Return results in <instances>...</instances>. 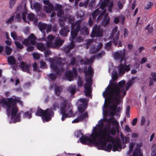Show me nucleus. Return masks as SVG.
Instances as JSON below:
<instances>
[{"label":"nucleus","mask_w":156,"mask_h":156,"mask_svg":"<svg viewBox=\"0 0 156 156\" xmlns=\"http://www.w3.org/2000/svg\"><path fill=\"white\" fill-rule=\"evenodd\" d=\"M57 74L56 73H51L48 76L51 80H54L57 77Z\"/></svg>","instance_id":"46"},{"label":"nucleus","mask_w":156,"mask_h":156,"mask_svg":"<svg viewBox=\"0 0 156 156\" xmlns=\"http://www.w3.org/2000/svg\"><path fill=\"white\" fill-rule=\"evenodd\" d=\"M103 36L102 29H101L100 25H95L93 28L91 34V37H101Z\"/></svg>","instance_id":"10"},{"label":"nucleus","mask_w":156,"mask_h":156,"mask_svg":"<svg viewBox=\"0 0 156 156\" xmlns=\"http://www.w3.org/2000/svg\"><path fill=\"white\" fill-rule=\"evenodd\" d=\"M86 83H85L84 86H87L91 87L92 85V79L90 77L88 78H86Z\"/></svg>","instance_id":"41"},{"label":"nucleus","mask_w":156,"mask_h":156,"mask_svg":"<svg viewBox=\"0 0 156 156\" xmlns=\"http://www.w3.org/2000/svg\"><path fill=\"white\" fill-rule=\"evenodd\" d=\"M59 107V104L58 102H55L53 104L52 108H51L53 110H56L57 108H58Z\"/></svg>","instance_id":"48"},{"label":"nucleus","mask_w":156,"mask_h":156,"mask_svg":"<svg viewBox=\"0 0 156 156\" xmlns=\"http://www.w3.org/2000/svg\"><path fill=\"white\" fill-rule=\"evenodd\" d=\"M101 132V138L103 140H105V139L108 140V142L113 143L115 142V139L113 137L110 135V133L109 130L107 131L105 128L102 130Z\"/></svg>","instance_id":"12"},{"label":"nucleus","mask_w":156,"mask_h":156,"mask_svg":"<svg viewBox=\"0 0 156 156\" xmlns=\"http://www.w3.org/2000/svg\"><path fill=\"white\" fill-rule=\"evenodd\" d=\"M40 67L41 69H44L47 68L46 63L43 60H41L40 62Z\"/></svg>","instance_id":"52"},{"label":"nucleus","mask_w":156,"mask_h":156,"mask_svg":"<svg viewBox=\"0 0 156 156\" xmlns=\"http://www.w3.org/2000/svg\"><path fill=\"white\" fill-rule=\"evenodd\" d=\"M125 83V81L123 80L119 82L118 84L114 83L113 87H109L108 86L103 93V97L106 98L108 96V99L110 101H111L112 97L113 96L120 98L119 94L121 91L120 88L123 87Z\"/></svg>","instance_id":"1"},{"label":"nucleus","mask_w":156,"mask_h":156,"mask_svg":"<svg viewBox=\"0 0 156 156\" xmlns=\"http://www.w3.org/2000/svg\"><path fill=\"white\" fill-rule=\"evenodd\" d=\"M118 30V27L117 26H115L114 27V28L112 29V32L111 34L110 37H109V38L110 39H112L113 38V37L115 36V35H116V34H117L118 31H117Z\"/></svg>","instance_id":"36"},{"label":"nucleus","mask_w":156,"mask_h":156,"mask_svg":"<svg viewBox=\"0 0 156 156\" xmlns=\"http://www.w3.org/2000/svg\"><path fill=\"white\" fill-rule=\"evenodd\" d=\"M44 8L46 10V12L47 13H51V11L54 10V7L52 5V7L50 8L48 6H44Z\"/></svg>","instance_id":"42"},{"label":"nucleus","mask_w":156,"mask_h":156,"mask_svg":"<svg viewBox=\"0 0 156 156\" xmlns=\"http://www.w3.org/2000/svg\"><path fill=\"white\" fill-rule=\"evenodd\" d=\"M113 143V149L112 151H119V148H120V150H121L122 145L121 143L118 141H116L115 143L114 142Z\"/></svg>","instance_id":"23"},{"label":"nucleus","mask_w":156,"mask_h":156,"mask_svg":"<svg viewBox=\"0 0 156 156\" xmlns=\"http://www.w3.org/2000/svg\"><path fill=\"white\" fill-rule=\"evenodd\" d=\"M83 72L86 76H91L94 73V71L90 65L88 66V70H87V66H84L83 70Z\"/></svg>","instance_id":"18"},{"label":"nucleus","mask_w":156,"mask_h":156,"mask_svg":"<svg viewBox=\"0 0 156 156\" xmlns=\"http://www.w3.org/2000/svg\"><path fill=\"white\" fill-rule=\"evenodd\" d=\"M43 3L45 5H47L49 7L51 8L52 7V4L50 2L49 0H44L43 1Z\"/></svg>","instance_id":"59"},{"label":"nucleus","mask_w":156,"mask_h":156,"mask_svg":"<svg viewBox=\"0 0 156 156\" xmlns=\"http://www.w3.org/2000/svg\"><path fill=\"white\" fill-rule=\"evenodd\" d=\"M69 31V28L67 26L62 27L59 31V34L61 36H66Z\"/></svg>","instance_id":"19"},{"label":"nucleus","mask_w":156,"mask_h":156,"mask_svg":"<svg viewBox=\"0 0 156 156\" xmlns=\"http://www.w3.org/2000/svg\"><path fill=\"white\" fill-rule=\"evenodd\" d=\"M80 142L83 144L87 145H89L92 144L91 139L90 138L85 136V135H83L80 138Z\"/></svg>","instance_id":"17"},{"label":"nucleus","mask_w":156,"mask_h":156,"mask_svg":"<svg viewBox=\"0 0 156 156\" xmlns=\"http://www.w3.org/2000/svg\"><path fill=\"white\" fill-rule=\"evenodd\" d=\"M110 22V18L108 17L107 19H103L102 22V24L104 26L108 24Z\"/></svg>","instance_id":"45"},{"label":"nucleus","mask_w":156,"mask_h":156,"mask_svg":"<svg viewBox=\"0 0 156 156\" xmlns=\"http://www.w3.org/2000/svg\"><path fill=\"white\" fill-rule=\"evenodd\" d=\"M69 92L72 95L74 94L76 92V90L75 89V86L73 87L72 86H70L69 87Z\"/></svg>","instance_id":"49"},{"label":"nucleus","mask_w":156,"mask_h":156,"mask_svg":"<svg viewBox=\"0 0 156 156\" xmlns=\"http://www.w3.org/2000/svg\"><path fill=\"white\" fill-rule=\"evenodd\" d=\"M85 60H84L82 58L80 59V62L81 65H86L87 64H89L91 61V60H90L87 57L85 58Z\"/></svg>","instance_id":"37"},{"label":"nucleus","mask_w":156,"mask_h":156,"mask_svg":"<svg viewBox=\"0 0 156 156\" xmlns=\"http://www.w3.org/2000/svg\"><path fill=\"white\" fill-rule=\"evenodd\" d=\"M130 65H127L125 62L124 64L120 63L118 66V71L119 75L122 76L126 72H128L130 70Z\"/></svg>","instance_id":"13"},{"label":"nucleus","mask_w":156,"mask_h":156,"mask_svg":"<svg viewBox=\"0 0 156 156\" xmlns=\"http://www.w3.org/2000/svg\"><path fill=\"white\" fill-rule=\"evenodd\" d=\"M103 142L105 143V144L102 145L100 143L99 145L97 146L98 149L99 150H104L108 152H110L113 147L112 144L111 143H109L107 145V142L108 141V140H106L105 139V140H103Z\"/></svg>","instance_id":"14"},{"label":"nucleus","mask_w":156,"mask_h":156,"mask_svg":"<svg viewBox=\"0 0 156 156\" xmlns=\"http://www.w3.org/2000/svg\"><path fill=\"white\" fill-rule=\"evenodd\" d=\"M107 3L103 1L101 3L100 5V6L99 8L100 9H101V12L102 10H105V8L106 5Z\"/></svg>","instance_id":"51"},{"label":"nucleus","mask_w":156,"mask_h":156,"mask_svg":"<svg viewBox=\"0 0 156 156\" xmlns=\"http://www.w3.org/2000/svg\"><path fill=\"white\" fill-rule=\"evenodd\" d=\"M112 44V42L110 41L106 43L105 44V48L106 49H110Z\"/></svg>","instance_id":"60"},{"label":"nucleus","mask_w":156,"mask_h":156,"mask_svg":"<svg viewBox=\"0 0 156 156\" xmlns=\"http://www.w3.org/2000/svg\"><path fill=\"white\" fill-rule=\"evenodd\" d=\"M95 0H86L83 3L84 7L87 8L89 2V6L90 8H92L95 4Z\"/></svg>","instance_id":"25"},{"label":"nucleus","mask_w":156,"mask_h":156,"mask_svg":"<svg viewBox=\"0 0 156 156\" xmlns=\"http://www.w3.org/2000/svg\"><path fill=\"white\" fill-rule=\"evenodd\" d=\"M101 134V131H99L98 132L97 130H95L90 135L91 138L92 144L97 147L99 145L100 143L102 145L105 144L103 142V140L102 139Z\"/></svg>","instance_id":"8"},{"label":"nucleus","mask_w":156,"mask_h":156,"mask_svg":"<svg viewBox=\"0 0 156 156\" xmlns=\"http://www.w3.org/2000/svg\"><path fill=\"white\" fill-rule=\"evenodd\" d=\"M65 75L67 77L68 80L69 81H71L73 80V73L71 71H67L65 72Z\"/></svg>","instance_id":"28"},{"label":"nucleus","mask_w":156,"mask_h":156,"mask_svg":"<svg viewBox=\"0 0 156 156\" xmlns=\"http://www.w3.org/2000/svg\"><path fill=\"white\" fill-rule=\"evenodd\" d=\"M86 106L85 105H84L81 104L79 105L78 107V111L80 113H82L84 112L86 109V108H85Z\"/></svg>","instance_id":"38"},{"label":"nucleus","mask_w":156,"mask_h":156,"mask_svg":"<svg viewBox=\"0 0 156 156\" xmlns=\"http://www.w3.org/2000/svg\"><path fill=\"white\" fill-rule=\"evenodd\" d=\"M36 39L37 38L33 34H31L27 38L24 39L22 41V44L27 47L26 50L28 52H31L34 50V46L30 45V44L35 45Z\"/></svg>","instance_id":"4"},{"label":"nucleus","mask_w":156,"mask_h":156,"mask_svg":"<svg viewBox=\"0 0 156 156\" xmlns=\"http://www.w3.org/2000/svg\"><path fill=\"white\" fill-rule=\"evenodd\" d=\"M56 65L51 63L50 65L51 68L53 69L54 72L60 75L64 71L63 66L65 63L62 62V59L60 58L56 61Z\"/></svg>","instance_id":"7"},{"label":"nucleus","mask_w":156,"mask_h":156,"mask_svg":"<svg viewBox=\"0 0 156 156\" xmlns=\"http://www.w3.org/2000/svg\"><path fill=\"white\" fill-rule=\"evenodd\" d=\"M73 43L72 42L70 44L64 47L63 48V51L65 52H69L71 49L73 48Z\"/></svg>","instance_id":"29"},{"label":"nucleus","mask_w":156,"mask_h":156,"mask_svg":"<svg viewBox=\"0 0 156 156\" xmlns=\"http://www.w3.org/2000/svg\"><path fill=\"white\" fill-rule=\"evenodd\" d=\"M60 110L62 121L65 120L67 118H70L74 116L72 107L69 104H68L66 100H65L61 104Z\"/></svg>","instance_id":"2"},{"label":"nucleus","mask_w":156,"mask_h":156,"mask_svg":"<svg viewBox=\"0 0 156 156\" xmlns=\"http://www.w3.org/2000/svg\"><path fill=\"white\" fill-rule=\"evenodd\" d=\"M37 45V49L41 51H43L46 49L45 45L42 43H38Z\"/></svg>","instance_id":"33"},{"label":"nucleus","mask_w":156,"mask_h":156,"mask_svg":"<svg viewBox=\"0 0 156 156\" xmlns=\"http://www.w3.org/2000/svg\"><path fill=\"white\" fill-rule=\"evenodd\" d=\"M119 35V32L118 31L113 39V43L115 45H118Z\"/></svg>","instance_id":"39"},{"label":"nucleus","mask_w":156,"mask_h":156,"mask_svg":"<svg viewBox=\"0 0 156 156\" xmlns=\"http://www.w3.org/2000/svg\"><path fill=\"white\" fill-rule=\"evenodd\" d=\"M64 12L62 9H59L58 10L57 16L58 17H60L62 15L64 14Z\"/></svg>","instance_id":"62"},{"label":"nucleus","mask_w":156,"mask_h":156,"mask_svg":"<svg viewBox=\"0 0 156 156\" xmlns=\"http://www.w3.org/2000/svg\"><path fill=\"white\" fill-rule=\"evenodd\" d=\"M62 8V6L61 5L58 4L55 5V7H54V10H58L59 9H61Z\"/></svg>","instance_id":"61"},{"label":"nucleus","mask_w":156,"mask_h":156,"mask_svg":"<svg viewBox=\"0 0 156 156\" xmlns=\"http://www.w3.org/2000/svg\"><path fill=\"white\" fill-rule=\"evenodd\" d=\"M17 0H10L9 2V8L12 9L15 4Z\"/></svg>","instance_id":"55"},{"label":"nucleus","mask_w":156,"mask_h":156,"mask_svg":"<svg viewBox=\"0 0 156 156\" xmlns=\"http://www.w3.org/2000/svg\"><path fill=\"white\" fill-rule=\"evenodd\" d=\"M88 116L87 112L84 113V114L80 115L78 117L80 121L83 120L85 118L87 117Z\"/></svg>","instance_id":"40"},{"label":"nucleus","mask_w":156,"mask_h":156,"mask_svg":"<svg viewBox=\"0 0 156 156\" xmlns=\"http://www.w3.org/2000/svg\"><path fill=\"white\" fill-rule=\"evenodd\" d=\"M104 120L106 121L108 124L111 123L113 125L117 126L119 124V122H117L116 119H114V120H112L111 119H105Z\"/></svg>","instance_id":"30"},{"label":"nucleus","mask_w":156,"mask_h":156,"mask_svg":"<svg viewBox=\"0 0 156 156\" xmlns=\"http://www.w3.org/2000/svg\"><path fill=\"white\" fill-rule=\"evenodd\" d=\"M80 31L81 34L82 35H87L89 33L88 28L86 27H83L81 28H80Z\"/></svg>","instance_id":"31"},{"label":"nucleus","mask_w":156,"mask_h":156,"mask_svg":"<svg viewBox=\"0 0 156 156\" xmlns=\"http://www.w3.org/2000/svg\"><path fill=\"white\" fill-rule=\"evenodd\" d=\"M64 42L63 40H62L59 38L57 37L54 43L52 45V47L55 48H59V47L62 45Z\"/></svg>","instance_id":"21"},{"label":"nucleus","mask_w":156,"mask_h":156,"mask_svg":"<svg viewBox=\"0 0 156 156\" xmlns=\"http://www.w3.org/2000/svg\"><path fill=\"white\" fill-rule=\"evenodd\" d=\"M35 18V15L32 13H29L27 16V18L29 20H33Z\"/></svg>","instance_id":"56"},{"label":"nucleus","mask_w":156,"mask_h":156,"mask_svg":"<svg viewBox=\"0 0 156 156\" xmlns=\"http://www.w3.org/2000/svg\"><path fill=\"white\" fill-rule=\"evenodd\" d=\"M7 62L10 65H15L16 60L15 57L12 56H10L8 58Z\"/></svg>","instance_id":"27"},{"label":"nucleus","mask_w":156,"mask_h":156,"mask_svg":"<svg viewBox=\"0 0 156 156\" xmlns=\"http://www.w3.org/2000/svg\"><path fill=\"white\" fill-rule=\"evenodd\" d=\"M36 116H41L44 122H48L51 120L54 113L51 108H47L45 110L39 108L38 109L35 113Z\"/></svg>","instance_id":"3"},{"label":"nucleus","mask_w":156,"mask_h":156,"mask_svg":"<svg viewBox=\"0 0 156 156\" xmlns=\"http://www.w3.org/2000/svg\"><path fill=\"white\" fill-rule=\"evenodd\" d=\"M116 106L112 105L111 106L110 110H109L110 112L109 113V115L111 117L109 119H111L112 120H114L115 119L114 118V115L115 114V109L116 108Z\"/></svg>","instance_id":"24"},{"label":"nucleus","mask_w":156,"mask_h":156,"mask_svg":"<svg viewBox=\"0 0 156 156\" xmlns=\"http://www.w3.org/2000/svg\"><path fill=\"white\" fill-rule=\"evenodd\" d=\"M106 12V9H105V10L103 11V12L98 17L97 20V21H98L100 20L102 18L105 12Z\"/></svg>","instance_id":"58"},{"label":"nucleus","mask_w":156,"mask_h":156,"mask_svg":"<svg viewBox=\"0 0 156 156\" xmlns=\"http://www.w3.org/2000/svg\"><path fill=\"white\" fill-rule=\"evenodd\" d=\"M151 75L152 77L151 78L153 79L154 81L156 82V73L155 72H151Z\"/></svg>","instance_id":"64"},{"label":"nucleus","mask_w":156,"mask_h":156,"mask_svg":"<svg viewBox=\"0 0 156 156\" xmlns=\"http://www.w3.org/2000/svg\"><path fill=\"white\" fill-rule=\"evenodd\" d=\"M18 109L16 106H13L12 108L11 112V118L14 119L13 123H16L17 122H19L20 121V112L17 113Z\"/></svg>","instance_id":"11"},{"label":"nucleus","mask_w":156,"mask_h":156,"mask_svg":"<svg viewBox=\"0 0 156 156\" xmlns=\"http://www.w3.org/2000/svg\"><path fill=\"white\" fill-rule=\"evenodd\" d=\"M120 98L118 97L113 96L112 97L111 101H110L108 99V96L106 98H105V101L106 100L108 101V103L105 106V107L107 108L108 107H109V110H110V108L112 106H116V107L115 109V113L117 114V112H120L122 109L121 107H117L120 104Z\"/></svg>","instance_id":"5"},{"label":"nucleus","mask_w":156,"mask_h":156,"mask_svg":"<svg viewBox=\"0 0 156 156\" xmlns=\"http://www.w3.org/2000/svg\"><path fill=\"white\" fill-rule=\"evenodd\" d=\"M32 55L34 58L36 60L40 58L39 55L37 53H34Z\"/></svg>","instance_id":"63"},{"label":"nucleus","mask_w":156,"mask_h":156,"mask_svg":"<svg viewBox=\"0 0 156 156\" xmlns=\"http://www.w3.org/2000/svg\"><path fill=\"white\" fill-rule=\"evenodd\" d=\"M84 87L85 88L84 93L86 96L87 97L89 96L91 93V87L87 86L86 85V86H84Z\"/></svg>","instance_id":"32"},{"label":"nucleus","mask_w":156,"mask_h":156,"mask_svg":"<svg viewBox=\"0 0 156 156\" xmlns=\"http://www.w3.org/2000/svg\"><path fill=\"white\" fill-rule=\"evenodd\" d=\"M82 20L80 19L75 22L71 23V37L73 39H74L78 35L81 27V23Z\"/></svg>","instance_id":"6"},{"label":"nucleus","mask_w":156,"mask_h":156,"mask_svg":"<svg viewBox=\"0 0 156 156\" xmlns=\"http://www.w3.org/2000/svg\"><path fill=\"white\" fill-rule=\"evenodd\" d=\"M47 24L44 23L39 22L38 24V26L40 30L43 33L44 37H45V33L44 30L47 27Z\"/></svg>","instance_id":"22"},{"label":"nucleus","mask_w":156,"mask_h":156,"mask_svg":"<svg viewBox=\"0 0 156 156\" xmlns=\"http://www.w3.org/2000/svg\"><path fill=\"white\" fill-rule=\"evenodd\" d=\"M78 86L79 87H81L83 84V82L82 78L80 76L78 77V81L77 82Z\"/></svg>","instance_id":"44"},{"label":"nucleus","mask_w":156,"mask_h":156,"mask_svg":"<svg viewBox=\"0 0 156 156\" xmlns=\"http://www.w3.org/2000/svg\"><path fill=\"white\" fill-rule=\"evenodd\" d=\"M125 50L123 49L119 51H116L113 54L114 57L115 59L120 60V62H122L125 55Z\"/></svg>","instance_id":"15"},{"label":"nucleus","mask_w":156,"mask_h":156,"mask_svg":"<svg viewBox=\"0 0 156 156\" xmlns=\"http://www.w3.org/2000/svg\"><path fill=\"white\" fill-rule=\"evenodd\" d=\"M31 66L30 64H27L23 61H21L19 65V67L24 72H26L30 74L31 73L29 68Z\"/></svg>","instance_id":"16"},{"label":"nucleus","mask_w":156,"mask_h":156,"mask_svg":"<svg viewBox=\"0 0 156 156\" xmlns=\"http://www.w3.org/2000/svg\"><path fill=\"white\" fill-rule=\"evenodd\" d=\"M102 43H100L97 46V48L95 46L91 47L90 49V52L91 54H93L99 51L102 47Z\"/></svg>","instance_id":"20"},{"label":"nucleus","mask_w":156,"mask_h":156,"mask_svg":"<svg viewBox=\"0 0 156 156\" xmlns=\"http://www.w3.org/2000/svg\"><path fill=\"white\" fill-rule=\"evenodd\" d=\"M106 127L108 129L111 135L114 136L116 134V131L115 127H113L111 128H110V126H107Z\"/></svg>","instance_id":"34"},{"label":"nucleus","mask_w":156,"mask_h":156,"mask_svg":"<svg viewBox=\"0 0 156 156\" xmlns=\"http://www.w3.org/2000/svg\"><path fill=\"white\" fill-rule=\"evenodd\" d=\"M15 44L16 47L19 49H22L23 48V45L18 41H15Z\"/></svg>","instance_id":"54"},{"label":"nucleus","mask_w":156,"mask_h":156,"mask_svg":"<svg viewBox=\"0 0 156 156\" xmlns=\"http://www.w3.org/2000/svg\"><path fill=\"white\" fill-rule=\"evenodd\" d=\"M62 90V87L55 85L54 88L55 93V95L57 96H59L60 95Z\"/></svg>","instance_id":"26"},{"label":"nucleus","mask_w":156,"mask_h":156,"mask_svg":"<svg viewBox=\"0 0 156 156\" xmlns=\"http://www.w3.org/2000/svg\"><path fill=\"white\" fill-rule=\"evenodd\" d=\"M100 11L99 9H97L93 12L92 14V16L93 19L94 20L97 16L99 14Z\"/></svg>","instance_id":"43"},{"label":"nucleus","mask_w":156,"mask_h":156,"mask_svg":"<svg viewBox=\"0 0 156 156\" xmlns=\"http://www.w3.org/2000/svg\"><path fill=\"white\" fill-rule=\"evenodd\" d=\"M14 98L11 97L5 99L3 98L0 99V103L6 105L7 106V111L10 114V108L13 106H16V97L14 96Z\"/></svg>","instance_id":"9"},{"label":"nucleus","mask_w":156,"mask_h":156,"mask_svg":"<svg viewBox=\"0 0 156 156\" xmlns=\"http://www.w3.org/2000/svg\"><path fill=\"white\" fill-rule=\"evenodd\" d=\"M14 16L12 15L8 20L6 21V23L8 24H11L14 20Z\"/></svg>","instance_id":"53"},{"label":"nucleus","mask_w":156,"mask_h":156,"mask_svg":"<svg viewBox=\"0 0 156 156\" xmlns=\"http://www.w3.org/2000/svg\"><path fill=\"white\" fill-rule=\"evenodd\" d=\"M23 116L24 118L30 119L32 118V113L29 111H27L24 113Z\"/></svg>","instance_id":"47"},{"label":"nucleus","mask_w":156,"mask_h":156,"mask_svg":"<svg viewBox=\"0 0 156 156\" xmlns=\"http://www.w3.org/2000/svg\"><path fill=\"white\" fill-rule=\"evenodd\" d=\"M11 36L14 40H17V35L15 32H12L11 33Z\"/></svg>","instance_id":"57"},{"label":"nucleus","mask_w":156,"mask_h":156,"mask_svg":"<svg viewBox=\"0 0 156 156\" xmlns=\"http://www.w3.org/2000/svg\"><path fill=\"white\" fill-rule=\"evenodd\" d=\"M33 7L36 11H39L41 9L40 5L38 3H34V5Z\"/></svg>","instance_id":"50"},{"label":"nucleus","mask_w":156,"mask_h":156,"mask_svg":"<svg viewBox=\"0 0 156 156\" xmlns=\"http://www.w3.org/2000/svg\"><path fill=\"white\" fill-rule=\"evenodd\" d=\"M12 51V49L10 47L7 46L5 47L4 51L6 55H10Z\"/></svg>","instance_id":"35"}]
</instances>
